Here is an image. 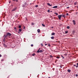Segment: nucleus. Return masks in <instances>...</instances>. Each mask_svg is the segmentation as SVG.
Returning <instances> with one entry per match:
<instances>
[{
  "label": "nucleus",
  "mask_w": 78,
  "mask_h": 78,
  "mask_svg": "<svg viewBox=\"0 0 78 78\" xmlns=\"http://www.w3.org/2000/svg\"><path fill=\"white\" fill-rule=\"evenodd\" d=\"M4 36H5V35H4Z\"/></svg>",
  "instance_id": "obj_53"
},
{
  "label": "nucleus",
  "mask_w": 78,
  "mask_h": 78,
  "mask_svg": "<svg viewBox=\"0 0 78 78\" xmlns=\"http://www.w3.org/2000/svg\"><path fill=\"white\" fill-rule=\"evenodd\" d=\"M77 66H78V63H77Z\"/></svg>",
  "instance_id": "obj_51"
},
{
  "label": "nucleus",
  "mask_w": 78,
  "mask_h": 78,
  "mask_svg": "<svg viewBox=\"0 0 78 78\" xmlns=\"http://www.w3.org/2000/svg\"><path fill=\"white\" fill-rule=\"evenodd\" d=\"M3 45L4 46V47H6V44H5V43L3 44Z\"/></svg>",
  "instance_id": "obj_9"
},
{
  "label": "nucleus",
  "mask_w": 78,
  "mask_h": 78,
  "mask_svg": "<svg viewBox=\"0 0 78 78\" xmlns=\"http://www.w3.org/2000/svg\"><path fill=\"white\" fill-rule=\"evenodd\" d=\"M48 12H50V10L48 9Z\"/></svg>",
  "instance_id": "obj_31"
},
{
  "label": "nucleus",
  "mask_w": 78,
  "mask_h": 78,
  "mask_svg": "<svg viewBox=\"0 0 78 78\" xmlns=\"http://www.w3.org/2000/svg\"><path fill=\"white\" fill-rule=\"evenodd\" d=\"M16 2H18V0H16Z\"/></svg>",
  "instance_id": "obj_32"
},
{
  "label": "nucleus",
  "mask_w": 78,
  "mask_h": 78,
  "mask_svg": "<svg viewBox=\"0 0 78 78\" xmlns=\"http://www.w3.org/2000/svg\"><path fill=\"white\" fill-rule=\"evenodd\" d=\"M73 22L74 23V25L76 24V23H75V20H73Z\"/></svg>",
  "instance_id": "obj_4"
},
{
  "label": "nucleus",
  "mask_w": 78,
  "mask_h": 78,
  "mask_svg": "<svg viewBox=\"0 0 78 78\" xmlns=\"http://www.w3.org/2000/svg\"><path fill=\"white\" fill-rule=\"evenodd\" d=\"M51 39H54V37H51Z\"/></svg>",
  "instance_id": "obj_16"
},
{
  "label": "nucleus",
  "mask_w": 78,
  "mask_h": 78,
  "mask_svg": "<svg viewBox=\"0 0 78 78\" xmlns=\"http://www.w3.org/2000/svg\"><path fill=\"white\" fill-rule=\"evenodd\" d=\"M48 78H50V77H48Z\"/></svg>",
  "instance_id": "obj_54"
},
{
  "label": "nucleus",
  "mask_w": 78,
  "mask_h": 78,
  "mask_svg": "<svg viewBox=\"0 0 78 78\" xmlns=\"http://www.w3.org/2000/svg\"><path fill=\"white\" fill-rule=\"evenodd\" d=\"M47 5L49 6H52V5H50L49 3H48Z\"/></svg>",
  "instance_id": "obj_7"
},
{
  "label": "nucleus",
  "mask_w": 78,
  "mask_h": 78,
  "mask_svg": "<svg viewBox=\"0 0 78 78\" xmlns=\"http://www.w3.org/2000/svg\"><path fill=\"white\" fill-rule=\"evenodd\" d=\"M25 5H22V7H23V8L25 7Z\"/></svg>",
  "instance_id": "obj_26"
},
{
  "label": "nucleus",
  "mask_w": 78,
  "mask_h": 78,
  "mask_svg": "<svg viewBox=\"0 0 78 78\" xmlns=\"http://www.w3.org/2000/svg\"><path fill=\"white\" fill-rule=\"evenodd\" d=\"M41 46H43V44H42V43L41 44Z\"/></svg>",
  "instance_id": "obj_37"
},
{
  "label": "nucleus",
  "mask_w": 78,
  "mask_h": 78,
  "mask_svg": "<svg viewBox=\"0 0 78 78\" xmlns=\"http://www.w3.org/2000/svg\"><path fill=\"white\" fill-rule=\"evenodd\" d=\"M42 26H43V27H45V25H44L43 24H42Z\"/></svg>",
  "instance_id": "obj_17"
},
{
  "label": "nucleus",
  "mask_w": 78,
  "mask_h": 78,
  "mask_svg": "<svg viewBox=\"0 0 78 78\" xmlns=\"http://www.w3.org/2000/svg\"><path fill=\"white\" fill-rule=\"evenodd\" d=\"M48 47H50V44H48Z\"/></svg>",
  "instance_id": "obj_22"
},
{
  "label": "nucleus",
  "mask_w": 78,
  "mask_h": 78,
  "mask_svg": "<svg viewBox=\"0 0 78 78\" xmlns=\"http://www.w3.org/2000/svg\"><path fill=\"white\" fill-rule=\"evenodd\" d=\"M73 66L74 67H75V66H76V65H74Z\"/></svg>",
  "instance_id": "obj_43"
},
{
  "label": "nucleus",
  "mask_w": 78,
  "mask_h": 78,
  "mask_svg": "<svg viewBox=\"0 0 78 78\" xmlns=\"http://www.w3.org/2000/svg\"><path fill=\"white\" fill-rule=\"evenodd\" d=\"M6 39H7V38H6V37H5H5H4V40H6Z\"/></svg>",
  "instance_id": "obj_18"
},
{
  "label": "nucleus",
  "mask_w": 78,
  "mask_h": 78,
  "mask_svg": "<svg viewBox=\"0 0 78 78\" xmlns=\"http://www.w3.org/2000/svg\"><path fill=\"white\" fill-rule=\"evenodd\" d=\"M18 33H19H19H19V32H18Z\"/></svg>",
  "instance_id": "obj_56"
},
{
  "label": "nucleus",
  "mask_w": 78,
  "mask_h": 78,
  "mask_svg": "<svg viewBox=\"0 0 78 78\" xmlns=\"http://www.w3.org/2000/svg\"><path fill=\"white\" fill-rule=\"evenodd\" d=\"M67 29H69V28H70V27H69V26H67Z\"/></svg>",
  "instance_id": "obj_20"
},
{
  "label": "nucleus",
  "mask_w": 78,
  "mask_h": 78,
  "mask_svg": "<svg viewBox=\"0 0 78 78\" xmlns=\"http://www.w3.org/2000/svg\"><path fill=\"white\" fill-rule=\"evenodd\" d=\"M54 14H56V16H58V13H57L55 12L54 13Z\"/></svg>",
  "instance_id": "obj_10"
},
{
  "label": "nucleus",
  "mask_w": 78,
  "mask_h": 78,
  "mask_svg": "<svg viewBox=\"0 0 78 78\" xmlns=\"http://www.w3.org/2000/svg\"><path fill=\"white\" fill-rule=\"evenodd\" d=\"M53 8H58V6H54L53 7Z\"/></svg>",
  "instance_id": "obj_8"
},
{
  "label": "nucleus",
  "mask_w": 78,
  "mask_h": 78,
  "mask_svg": "<svg viewBox=\"0 0 78 78\" xmlns=\"http://www.w3.org/2000/svg\"><path fill=\"white\" fill-rule=\"evenodd\" d=\"M11 36V34L9 32H8L6 34V35L5 36V37H6L7 36Z\"/></svg>",
  "instance_id": "obj_1"
},
{
  "label": "nucleus",
  "mask_w": 78,
  "mask_h": 78,
  "mask_svg": "<svg viewBox=\"0 0 78 78\" xmlns=\"http://www.w3.org/2000/svg\"><path fill=\"white\" fill-rule=\"evenodd\" d=\"M13 2H15V0H13Z\"/></svg>",
  "instance_id": "obj_46"
},
{
  "label": "nucleus",
  "mask_w": 78,
  "mask_h": 78,
  "mask_svg": "<svg viewBox=\"0 0 78 78\" xmlns=\"http://www.w3.org/2000/svg\"><path fill=\"white\" fill-rule=\"evenodd\" d=\"M42 52H43V51H42V50H41L40 51L39 50H38L37 51V52L38 53H42Z\"/></svg>",
  "instance_id": "obj_2"
},
{
  "label": "nucleus",
  "mask_w": 78,
  "mask_h": 78,
  "mask_svg": "<svg viewBox=\"0 0 78 78\" xmlns=\"http://www.w3.org/2000/svg\"><path fill=\"white\" fill-rule=\"evenodd\" d=\"M41 49L40 48L38 50H39V51L40 50V49Z\"/></svg>",
  "instance_id": "obj_50"
},
{
  "label": "nucleus",
  "mask_w": 78,
  "mask_h": 78,
  "mask_svg": "<svg viewBox=\"0 0 78 78\" xmlns=\"http://www.w3.org/2000/svg\"><path fill=\"white\" fill-rule=\"evenodd\" d=\"M74 5H76V2H75L74 3Z\"/></svg>",
  "instance_id": "obj_33"
},
{
  "label": "nucleus",
  "mask_w": 78,
  "mask_h": 78,
  "mask_svg": "<svg viewBox=\"0 0 78 78\" xmlns=\"http://www.w3.org/2000/svg\"><path fill=\"white\" fill-rule=\"evenodd\" d=\"M51 28H52V29L53 28V27H51Z\"/></svg>",
  "instance_id": "obj_45"
},
{
  "label": "nucleus",
  "mask_w": 78,
  "mask_h": 78,
  "mask_svg": "<svg viewBox=\"0 0 78 78\" xmlns=\"http://www.w3.org/2000/svg\"><path fill=\"white\" fill-rule=\"evenodd\" d=\"M2 61H4V59H2Z\"/></svg>",
  "instance_id": "obj_35"
},
{
  "label": "nucleus",
  "mask_w": 78,
  "mask_h": 78,
  "mask_svg": "<svg viewBox=\"0 0 78 78\" xmlns=\"http://www.w3.org/2000/svg\"><path fill=\"white\" fill-rule=\"evenodd\" d=\"M19 32H21V31H22V29H19Z\"/></svg>",
  "instance_id": "obj_13"
},
{
  "label": "nucleus",
  "mask_w": 78,
  "mask_h": 78,
  "mask_svg": "<svg viewBox=\"0 0 78 78\" xmlns=\"http://www.w3.org/2000/svg\"><path fill=\"white\" fill-rule=\"evenodd\" d=\"M27 2H25V5H27Z\"/></svg>",
  "instance_id": "obj_44"
},
{
  "label": "nucleus",
  "mask_w": 78,
  "mask_h": 78,
  "mask_svg": "<svg viewBox=\"0 0 78 78\" xmlns=\"http://www.w3.org/2000/svg\"><path fill=\"white\" fill-rule=\"evenodd\" d=\"M16 8H15L14 9H13L12 10V11H16Z\"/></svg>",
  "instance_id": "obj_5"
},
{
  "label": "nucleus",
  "mask_w": 78,
  "mask_h": 78,
  "mask_svg": "<svg viewBox=\"0 0 78 78\" xmlns=\"http://www.w3.org/2000/svg\"><path fill=\"white\" fill-rule=\"evenodd\" d=\"M62 17L61 15H59L58 16V17L59 19V20H61V18Z\"/></svg>",
  "instance_id": "obj_3"
},
{
  "label": "nucleus",
  "mask_w": 78,
  "mask_h": 78,
  "mask_svg": "<svg viewBox=\"0 0 78 78\" xmlns=\"http://www.w3.org/2000/svg\"><path fill=\"white\" fill-rule=\"evenodd\" d=\"M48 45V44H45V45L46 46V45Z\"/></svg>",
  "instance_id": "obj_39"
},
{
  "label": "nucleus",
  "mask_w": 78,
  "mask_h": 78,
  "mask_svg": "<svg viewBox=\"0 0 78 78\" xmlns=\"http://www.w3.org/2000/svg\"><path fill=\"white\" fill-rule=\"evenodd\" d=\"M66 15H67V16H69V13H66Z\"/></svg>",
  "instance_id": "obj_36"
},
{
  "label": "nucleus",
  "mask_w": 78,
  "mask_h": 78,
  "mask_svg": "<svg viewBox=\"0 0 78 78\" xmlns=\"http://www.w3.org/2000/svg\"><path fill=\"white\" fill-rule=\"evenodd\" d=\"M56 58L58 59H59V56H58Z\"/></svg>",
  "instance_id": "obj_28"
},
{
  "label": "nucleus",
  "mask_w": 78,
  "mask_h": 78,
  "mask_svg": "<svg viewBox=\"0 0 78 78\" xmlns=\"http://www.w3.org/2000/svg\"><path fill=\"white\" fill-rule=\"evenodd\" d=\"M23 29H25V27H24Z\"/></svg>",
  "instance_id": "obj_52"
},
{
  "label": "nucleus",
  "mask_w": 78,
  "mask_h": 78,
  "mask_svg": "<svg viewBox=\"0 0 78 78\" xmlns=\"http://www.w3.org/2000/svg\"><path fill=\"white\" fill-rule=\"evenodd\" d=\"M60 68H62V66H60Z\"/></svg>",
  "instance_id": "obj_40"
},
{
  "label": "nucleus",
  "mask_w": 78,
  "mask_h": 78,
  "mask_svg": "<svg viewBox=\"0 0 78 78\" xmlns=\"http://www.w3.org/2000/svg\"><path fill=\"white\" fill-rule=\"evenodd\" d=\"M50 58H53V57L52 56V55H50Z\"/></svg>",
  "instance_id": "obj_25"
},
{
  "label": "nucleus",
  "mask_w": 78,
  "mask_h": 78,
  "mask_svg": "<svg viewBox=\"0 0 78 78\" xmlns=\"http://www.w3.org/2000/svg\"><path fill=\"white\" fill-rule=\"evenodd\" d=\"M34 25V23H31V25Z\"/></svg>",
  "instance_id": "obj_29"
},
{
  "label": "nucleus",
  "mask_w": 78,
  "mask_h": 78,
  "mask_svg": "<svg viewBox=\"0 0 78 78\" xmlns=\"http://www.w3.org/2000/svg\"><path fill=\"white\" fill-rule=\"evenodd\" d=\"M14 29H16V27H14Z\"/></svg>",
  "instance_id": "obj_49"
},
{
  "label": "nucleus",
  "mask_w": 78,
  "mask_h": 78,
  "mask_svg": "<svg viewBox=\"0 0 78 78\" xmlns=\"http://www.w3.org/2000/svg\"><path fill=\"white\" fill-rule=\"evenodd\" d=\"M5 41V40H3V41L4 42V41Z\"/></svg>",
  "instance_id": "obj_48"
},
{
  "label": "nucleus",
  "mask_w": 78,
  "mask_h": 78,
  "mask_svg": "<svg viewBox=\"0 0 78 78\" xmlns=\"http://www.w3.org/2000/svg\"><path fill=\"white\" fill-rule=\"evenodd\" d=\"M61 56L62 57V59H64V56H62V55H61Z\"/></svg>",
  "instance_id": "obj_19"
},
{
  "label": "nucleus",
  "mask_w": 78,
  "mask_h": 78,
  "mask_svg": "<svg viewBox=\"0 0 78 78\" xmlns=\"http://www.w3.org/2000/svg\"><path fill=\"white\" fill-rule=\"evenodd\" d=\"M69 7H66V8H67V9H69Z\"/></svg>",
  "instance_id": "obj_34"
},
{
  "label": "nucleus",
  "mask_w": 78,
  "mask_h": 78,
  "mask_svg": "<svg viewBox=\"0 0 78 78\" xmlns=\"http://www.w3.org/2000/svg\"><path fill=\"white\" fill-rule=\"evenodd\" d=\"M37 31L38 33H39V32H40V29H38L37 30Z\"/></svg>",
  "instance_id": "obj_12"
},
{
  "label": "nucleus",
  "mask_w": 78,
  "mask_h": 78,
  "mask_svg": "<svg viewBox=\"0 0 78 78\" xmlns=\"http://www.w3.org/2000/svg\"><path fill=\"white\" fill-rule=\"evenodd\" d=\"M55 33H52L51 34L52 35H55Z\"/></svg>",
  "instance_id": "obj_14"
},
{
  "label": "nucleus",
  "mask_w": 78,
  "mask_h": 78,
  "mask_svg": "<svg viewBox=\"0 0 78 78\" xmlns=\"http://www.w3.org/2000/svg\"><path fill=\"white\" fill-rule=\"evenodd\" d=\"M76 76L77 77L78 76V74H76Z\"/></svg>",
  "instance_id": "obj_38"
},
{
  "label": "nucleus",
  "mask_w": 78,
  "mask_h": 78,
  "mask_svg": "<svg viewBox=\"0 0 78 78\" xmlns=\"http://www.w3.org/2000/svg\"><path fill=\"white\" fill-rule=\"evenodd\" d=\"M67 71L68 72H70V69H68L67 70Z\"/></svg>",
  "instance_id": "obj_15"
},
{
  "label": "nucleus",
  "mask_w": 78,
  "mask_h": 78,
  "mask_svg": "<svg viewBox=\"0 0 78 78\" xmlns=\"http://www.w3.org/2000/svg\"><path fill=\"white\" fill-rule=\"evenodd\" d=\"M51 12H52V11H51Z\"/></svg>",
  "instance_id": "obj_55"
},
{
  "label": "nucleus",
  "mask_w": 78,
  "mask_h": 78,
  "mask_svg": "<svg viewBox=\"0 0 78 78\" xmlns=\"http://www.w3.org/2000/svg\"><path fill=\"white\" fill-rule=\"evenodd\" d=\"M68 33V31L67 30L65 32V33L67 34Z\"/></svg>",
  "instance_id": "obj_23"
},
{
  "label": "nucleus",
  "mask_w": 78,
  "mask_h": 78,
  "mask_svg": "<svg viewBox=\"0 0 78 78\" xmlns=\"http://www.w3.org/2000/svg\"><path fill=\"white\" fill-rule=\"evenodd\" d=\"M35 7H38V5H35Z\"/></svg>",
  "instance_id": "obj_30"
},
{
  "label": "nucleus",
  "mask_w": 78,
  "mask_h": 78,
  "mask_svg": "<svg viewBox=\"0 0 78 78\" xmlns=\"http://www.w3.org/2000/svg\"><path fill=\"white\" fill-rule=\"evenodd\" d=\"M67 53H65V54H64V55H65V56H67Z\"/></svg>",
  "instance_id": "obj_24"
},
{
  "label": "nucleus",
  "mask_w": 78,
  "mask_h": 78,
  "mask_svg": "<svg viewBox=\"0 0 78 78\" xmlns=\"http://www.w3.org/2000/svg\"><path fill=\"white\" fill-rule=\"evenodd\" d=\"M35 55H36V54L35 53H34L32 54V56H35Z\"/></svg>",
  "instance_id": "obj_21"
},
{
  "label": "nucleus",
  "mask_w": 78,
  "mask_h": 78,
  "mask_svg": "<svg viewBox=\"0 0 78 78\" xmlns=\"http://www.w3.org/2000/svg\"><path fill=\"white\" fill-rule=\"evenodd\" d=\"M76 68H77V67H78V66H76Z\"/></svg>",
  "instance_id": "obj_41"
},
{
  "label": "nucleus",
  "mask_w": 78,
  "mask_h": 78,
  "mask_svg": "<svg viewBox=\"0 0 78 78\" xmlns=\"http://www.w3.org/2000/svg\"><path fill=\"white\" fill-rule=\"evenodd\" d=\"M21 27H22V26L21 25H19V28H21Z\"/></svg>",
  "instance_id": "obj_11"
},
{
  "label": "nucleus",
  "mask_w": 78,
  "mask_h": 78,
  "mask_svg": "<svg viewBox=\"0 0 78 78\" xmlns=\"http://www.w3.org/2000/svg\"><path fill=\"white\" fill-rule=\"evenodd\" d=\"M0 57H2V55L1 54H0Z\"/></svg>",
  "instance_id": "obj_42"
},
{
  "label": "nucleus",
  "mask_w": 78,
  "mask_h": 78,
  "mask_svg": "<svg viewBox=\"0 0 78 78\" xmlns=\"http://www.w3.org/2000/svg\"><path fill=\"white\" fill-rule=\"evenodd\" d=\"M11 3V1H9V3Z\"/></svg>",
  "instance_id": "obj_47"
},
{
  "label": "nucleus",
  "mask_w": 78,
  "mask_h": 78,
  "mask_svg": "<svg viewBox=\"0 0 78 78\" xmlns=\"http://www.w3.org/2000/svg\"><path fill=\"white\" fill-rule=\"evenodd\" d=\"M61 16H62V17H64V18L66 17V16H65V15H62Z\"/></svg>",
  "instance_id": "obj_6"
},
{
  "label": "nucleus",
  "mask_w": 78,
  "mask_h": 78,
  "mask_svg": "<svg viewBox=\"0 0 78 78\" xmlns=\"http://www.w3.org/2000/svg\"><path fill=\"white\" fill-rule=\"evenodd\" d=\"M31 47H33V44H31Z\"/></svg>",
  "instance_id": "obj_27"
}]
</instances>
